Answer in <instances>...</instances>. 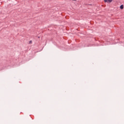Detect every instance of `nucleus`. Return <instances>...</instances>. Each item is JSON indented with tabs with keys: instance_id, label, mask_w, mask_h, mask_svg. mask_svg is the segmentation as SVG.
Masks as SVG:
<instances>
[{
	"instance_id": "1",
	"label": "nucleus",
	"mask_w": 124,
	"mask_h": 124,
	"mask_svg": "<svg viewBox=\"0 0 124 124\" xmlns=\"http://www.w3.org/2000/svg\"><path fill=\"white\" fill-rule=\"evenodd\" d=\"M104 1H105V2H112L113 0H104Z\"/></svg>"
},
{
	"instance_id": "3",
	"label": "nucleus",
	"mask_w": 124,
	"mask_h": 124,
	"mask_svg": "<svg viewBox=\"0 0 124 124\" xmlns=\"http://www.w3.org/2000/svg\"><path fill=\"white\" fill-rule=\"evenodd\" d=\"M31 43H32V42L31 41H30L29 42V44H31Z\"/></svg>"
},
{
	"instance_id": "2",
	"label": "nucleus",
	"mask_w": 124,
	"mask_h": 124,
	"mask_svg": "<svg viewBox=\"0 0 124 124\" xmlns=\"http://www.w3.org/2000/svg\"><path fill=\"white\" fill-rule=\"evenodd\" d=\"M120 8H121V9H124V5H121L120 6Z\"/></svg>"
}]
</instances>
